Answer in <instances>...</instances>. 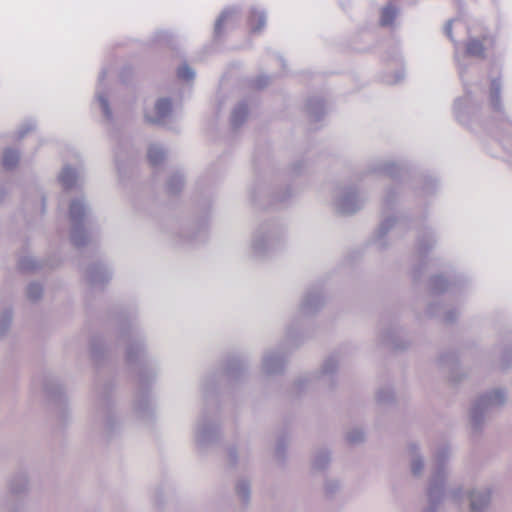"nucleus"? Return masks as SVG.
<instances>
[{"instance_id": "obj_1", "label": "nucleus", "mask_w": 512, "mask_h": 512, "mask_svg": "<svg viewBox=\"0 0 512 512\" xmlns=\"http://www.w3.org/2000/svg\"><path fill=\"white\" fill-rule=\"evenodd\" d=\"M455 59L464 87V95L455 99L453 105L456 120L477 134L489 154L512 165V121L504 112L500 79L491 80L489 107H483L480 104L483 91L478 84L469 82L466 64L461 62L456 46Z\"/></svg>"}, {"instance_id": "obj_2", "label": "nucleus", "mask_w": 512, "mask_h": 512, "mask_svg": "<svg viewBox=\"0 0 512 512\" xmlns=\"http://www.w3.org/2000/svg\"><path fill=\"white\" fill-rule=\"evenodd\" d=\"M118 337L119 341L125 345L128 366L136 375L141 388L145 389L156 380L160 371L158 358L148 352L143 333L132 317L121 316Z\"/></svg>"}, {"instance_id": "obj_3", "label": "nucleus", "mask_w": 512, "mask_h": 512, "mask_svg": "<svg viewBox=\"0 0 512 512\" xmlns=\"http://www.w3.org/2000/svg\"><path fill=\"white\" fill-rule=\"evenodd\" d=\"M72 244L81 248L87 245L93 236L94 220L92 210L84 197L74 198L69 206Z\"/></svg>"}, {"instance_id": "obj_4", "label": "nucleus", "mask_w": 512, "mask_h": 512, "mask_svg": "<svg viewBox=\"0 0 512 512\" xmlns=\"http://www.w3.org/2000/svg\"><path fill=\"white\" fill-rule=\"evenodd\" d=\"M284 237L283 227L276 222L269 221L260 224L252 233L251 255L255 258L268 256L282 244Z\"/></svg>"}, {"instance_id": "obj_5", "label": "nucleus", "mask_w": 512, "mask_h": 512, "mask_svg": "<svg viewBox=\"0 0 512 512\" xmlns=\"http://www.w3.org/2000/svg\"><path fill=\"white\" fill-rule=\"evenodd\" d=\"M450 451L447 446H441L435 452V467L428 487V507L423 512H436L444 496L446 479V462Z\"/></svg>"}, {"instance_id": "obj_6", "label": "nucleus", "mask_w": 512, "mask_h": 512, "mask_svg": "<svg viewBox=\"0 0 512 512\" xmlns=\"http://www.w3.org/2000/svg\"><path fill=\"white\" fill-rule=\"evenodd\" d=\"M323 304L324 296L322 288L320 286L310 287L301 300L298 315L292 320L286 329L287 342H294L296 340L300 319L312 316L320 310Z\"/></svg>"}, {"instance_id": "obj_7", "label": "nucleus", "mask_w": 512, "mask_h": 512, "mask_svg": "<svg viewBox=\"0 0 512 512\" xmlns=\"http://www.w3.org/2000/svg\"><path fill=\"white\" fill-rule=\"evenodd\" d=\"M506 402V393L497 388L481 395L472 405L470 419L474 429H480L487 415Z\"/></svg>"}, {"instance_id": "obj_8", "label": "nucleus", "mask_w": 512, "mask_h": 512, "mask_svg": "<svg viewBox=\"0 0 512 512\" xmlns=\"http://www.w3.org/2000/svg\"><path fill=\"white\" fill-rule=\"evenodd\" d=\"M366 198L354 185H343L335 189L333 205L338 213L351 215L359 211L365 203Z\"/></svg>"}, {"instance_id": "obj_9", "label": "nucleus", "mask_w": 512, "mask_h": 512, "mask_svg": "<svg viewBox=\"0 0 512 512\" xmlns=\"http://www.w3.org/2000/svg\"><path fill=\"white\" fill-rule=\"evenodd\" d=\"M28 488V479L25 473H18L9 483V491L2 506L6 512H23L24 502L22 496Z\"/></svg>"}, {"instance_id": "obj_10", "label": "nucleus", "mask_w": 512, "mask_h": 512, "mask_svg": "<svg viewBox=\"0 0 512 512\" xmlns=\"http://www.w3.org/2000/svg\"><path fill=\"white\" fill-rule=\"evenodd\" d=\"M219 436V426L211 419L207 410L200 415L196 426L194 437L197 445L204 448L214 443Z\"/></svg>"}, {"instance_id": "obj_11", "label": "nucleus", "mask_w": 512, "mask_h": 512, "mask_svg": "<svg viewBox=\"0 0 512 512\" xmlns=\"http://www.w3.org/2000/svg\"><path fill=\"white\" fill-rule=\"evenodd\" d=\"M435 245V234L430 228L424 227L418 231L416 253L420 261V267L413 271L414 278H417L420 274V270L428 265V253Z\"/></svg>"}, {"instance_id": "obj_12", "label": "nucleus", "mask_w": 512, "mask_h": 512, "mask_svg": "<svg viewBox=\"0 0 512 512\" xmlns=\"http://www.w3.org/2000/svg\"><path fill=\"white\" fill-rule=\"evenodd\" d=\"M465 283L466 280L462 275L449 274L446 277L443 275H435L430 280V290L434 295H439L445 292L455 295L461 291Z\"/></svg>"}, {"instance_id": "obj_13", "label": "nucleus", "mask_w": 512, "mask_h": 512, "mask_svg": "<svg viewBox=\"0 0 512 512\" xmlns=\"http://www.w3.org/2000/svg\"><path fill=\"white\" fill-rule=\"evenodd\" d=\"M337 365V358L334 355L329 356L324 361L321 371L318 374H308L299 377L295 382V389L298 392H301L306 388L310 387V385L316 380L326 383L330 379V377L336 372Z\"/></svg>"}, {"instance_id": "obj_14", "label": "nucleus", "mask_w": 512, "mask_h": 512, "mask_svg": "<svg viewBox=\"0 0 512 512\" xmlns=\"http://www.w3.org/2000/svg\"><path fill=\"white\" fill-rule=\"evenodd\" d=\"M464 496L469 500L471 512H485L490 503L491 492L488 488H476L466 494L459 488L452 493L455 501H461Z\"/></svg>"}, {"instance_id": "obj_15", "label": "nucleus", "mask_w": 512, "mask_h": 512, "mask_svg": "<svg viewBox=\"0 0 512 512\" xmlns=\"http://www.w3.org/2000/svg\"><path fill=\"white\" fill-rule=\"evenodd\" d=\"M172 107L170 98H159L152 109L145 110V120L154 125L166 126L172 115Z\"/></svg>"}, {"instance_id": "obj_16", "label": "nucleus", "mask_w": 512, "mask_h": 512, "mask_svg": "<svg viewBox=\"0 0 512 512\" xmlns=\"http://www.w3.org/2000/svg\"><path fill=\"white\" fill-rule=\"evenodd\" d=\"M287 360V354L282 349L267 350L262 358V371L266 375H276L283 372Z\"/></svg>"}, {"instance_id": "obj_17", "label": "nucleus", "mask_w": 512, "mask_h": 512, "mask_svg": "<svg viewBox=\"0 0 512 512\" xmlns=\"http://www.w3.org/2000/svg\"><path fill=\"white\" fill-rule=\"evenodd\" d=\"M368 169L369 172L371 173L383 174L390 177L393 180L404 179L407 174V170L404 166L397 164L393 161H387L382 159L373 161L369 165Z\"/></svg>"}, {"instance_id": "obj_18", "label": "nucleus", "mask_w": 512, "mask_h": 512, "mask_svg": "<svg viewBox=\"0 0 512 512\" xmlns=\"http://www.w3.org/2000/svg\"><path fill=\"white\" fill-rule=\"evenodd\" d=\"M405 225V222L403 220H399L394 216H385L384 219L381 221L377 231L375 232L373 236V243L377 246L379 249H384L387 247L388 242L386 240V236L388 233L394 228V227H402Z\"/></svg>"}, {"instance_id": "obj_19", "label": "nucleus", "mask_w": 512, "mask_h": 512, "mask_svg": "<svg viewBox=\"0 0 512 512\" xmlns=\"http://www.w3.org/2000/svg\"><path fill=\"white\" fill-rule=\"evenodd\" d=\"M246 369L247 364L242 357L231 356L226 360L220 376L229 382L238 381L245 375Z\"/></svg>"}, {"instance_id": "obj_20", "label": "nucleus", "mask_w": 512, "mask_h": 512, "mask_svg": "<svg viewBox=\"0 0 512 512\" xmlns=\"http://www.w3.org/2000/svg\"><path fill=\"white\" fill-rule=\"evenodd\" d=\"M107 73L108 72L106 69H102L98 76V84L96 87L95 98L102 110L103 116L106 118L107 121L111 122L113 120V113L109 105L108 92L105 83Z\"/></svg>"}, {"instance_id": "obj_21", "label": "nucleus", "mask_w": 512, "mask_h": 512, "mask_svg": "<svg viewBox=\"0 0 512 512\" xmlns=\"http://www.w3.org/2000/svg\"><path fill=\"white\" fill-rule=\"evenodd\" d=\"M86 279L91 286H101L111 279V271L102 262L91 264L85 271Z\"/></svg>"}, {"instance_id": "obj_22", "label": "nucleus", "mask_w": 512, "mask_h": 512, "mask_svg": "<svg viewBox=\"0 0 512 512\" xmlns=\"http://www.w3.org/2000/svg\"><path fill=\"white\" fill-rule=\"evenodd\" d=\"M427 314L431 317H438L445 323H453L457 319L459 311L446 304L431 303L427 308Z\"/></svg>"}, {"instance_id": "obj_23", "label": "nucleus", "mask_w": 512, "mask_h": 512, "mask_svg": "<svg viewBox=\"0 0 512 512\" xmlns=\"http://www.w3.org/2000/svg\"><path fill=\"white\" fill-rule=\"evenodd\" d=\"M240 18V10L238 7H228L222 11L215 22L214 34L220 36L224 26H234Z\"/></svg>"}, {"instance_id": "obj_24", "label": "nucleus", "mask_w": 512, "mask_h": 512, "mask_svg": "<svg viewBox=\"0 0 512 512\" xmlns=\"http://www.w3.org/2000/svg\"><path fill=\"white\" fill-rule=\"evenodd\" d=\"M493 44V39L488 35H483L481 39L469 37L466 44V54L472 57H483L484 51Z\"/></svg>"}, {"instance_id": "obj_25", "label": "nucleus", "mask_w": 512, "mask_h": 512, "mask_svg": "<svg viewBox=\"0 0 512 512\" xmlns=\"http://www.w3.org/2000/svg\"><path fill=\"white\" fill-rule=\"evenodd\" d=\"M80 178L81 170L72 168L70 165H65L58 177L59 182L64 189H71L76 187Z\"/></svg>"}, {"instance_id": "obj_26", "label": "nucleus", "mask_w": 512, "mask_h": 512, "mask_svg": "<svg viewBox=\"0 0 512 512\" xmlns=\"http://www.w3.org/2000/svg\"><path fill=\"white\" fill-rule=\"evenodd\" d=\"M266 12L258 7H251L248 17V24L251 33H260L266 26Z\"/></svg>"}, {"instance_id": "obj_27", "label": "nucleus", "mask_w": 512, "mask_h": 512, "mask_svg": "<svg viewBox=\"0 0 512 512\" xmlns=\"http://www.w3.org/2000/svg\"><path fill=\"white\" fill-rule=\"evenodd\" d=\"M439 361L442 367L447 368L449 377L453 382H458L461 379L458 376L460 364L455 353L444 354L440 357Z\"/></svg>"}, {"instance_id": "obj_28", "label": "nucleus", "mask_w": 512, "mask_h": 512, "mask_svg": "<svg viewBox=\"0 0 512 512\" xmlns=\"http://www.w3.org/2000/svg\"><path fill=\"white\" fill-rule=\"evenodd\" d=\"M306 109L310 118L315 122L322 120L326 114L325 103L319 97L309 98L306 103Z\"/></svg>"}, {"instance_id": "obj_29", "label": "nucleus", "mask_w": 512, "mask_h": 512, "mask_svg": "<svg viewBox=\"0 0 512 512\" xmlns=\"http://www.w3.org/2000/svg\"><path fill=\"white\" fill-rule=\"evenodd\" d=\"M399 14L400 9L393 3H388L380 11V25L382 27H392Z\"/></svg>"}, {"instance_id": "obj_30", "label": "nucleus", "mask_w": 512, "mask_h": 512, "mask_svg": "<svg viewBox=\"0 0 512 512\" xmlns=\"http://www.w3.org/2000/svg\"><path fill=\"white\" fill-rule=\"evenodd\" d=\"M220 376L211 374L205 376L200 384L201 393L206 401L216 392Z\"/></svg>"}, {"instance_id": "obj_31", "label": "nucleus", "mask_w": 512, "mask_h": 512, "mask_svg": "<svg viewBox=\"0 0 512 512\" xmlns=\"http://www.w3.org/2000/svg\"><path fill=\"white\" fill-rule=\"evenodd\" d=\"M20 160V152L14 148H6L1 156L3 169L10 171L17 167Z\"/></svg>"}, {"instance_id": "obj_32", "label": "nucleus", "mask_w": 512, "mask_h": 512, "mask_svg": "<svg viewBox=\"0 0 512 512\" xmlns=\"http://www.w3.org/2000/svg\"><path fill=\"white\" fill-rule=\"evenodd\" d=\"M248 116V105L245 101L239 102L231 113V125L234 129L239 128Z\"/></svg>"}, {"instance_id": "obj_33", "label": "nucleus", "mask_w": 512, "mask_h": 512, "mask_svg": "<svg viewBox=\"0 0 512 512\" xmlns=\"http://www.w3.org/2000/svg\"><path fill=\"white\" fill-rule=\"evenodd\" d=\"M399 190L400 189L397 186V187H391L385 192V195L383 197V202H382L383 214H385L389 211H392L395 208V206L397 205L398 200H399V195H400Z\"/></svg>"}, {"instance_id": "obj_34", "label": "nucleus", "mask_w": 512, "mask_h": 512, "mask_svg": "<svg viewBox=\"0 0 512 512\" xmlns=\"http://www.w3.org/2000/svg\"><path fill=\"white\" fill-rule=\"evenodd\" d=\"M184 183H185V180H184L183 173L178 170L175 171L174 173H172L170 175V177L167 181V184H166L167 193L170 195L178 194L182 190Z\"/></svg>"}, {"instance_id": "obj_35", "label": "nucleus", "mask_w": 512, "mask_h": 512, "mask_svg": "<svg viewBox=\"0 0 512 512\" xmlns=\"http://www.w3.org/2000/svg\"><path fill=\"white\" fill-rule=\"evenodd\" d=\"M147 157L153 167L160 165L165 159V150L159 144H151L148 148Z\"/></svg>"}, {"instance_id": "obj_36", "label": "nucleus", "mask_w": 512, "mask_h": 512, "mask_svg": "<svg viewBox=\"0 0 512 512\" xmlns=\"http://www.w3.org/2000/svg\"><path fill=\"white\" fill-rule=\"evenodd\" d=\"M409 451L412 455L411 459V471L413 475L418 476L421 474L424 468V461L422 457L418 454V446L414 443L409 445Z\"/></svg>"}, {"instance_id": "obj_37", "label": "nucleus", "mask_w": 512, "mask_h": 512, "mask_svg": "<svg viewBox=\"0 0 512 512\" xmlns=\"http://www.w3.org/2000/svg\"><path fill=\"white\" fill-rule=\"evenodd\" d=\"M45 393L54 400H61L63 390L58 381L50 379L44 385Z\"/></svg>"}, {"instance_id": "obj_38", "label": "nucleus", "mask_w": 512, "mask_h": 512, "mask_svg": "<svg viewBox=\"0 0 512 512\" xmlns=\"http://www.w3.org/2000/svg\"><path fill=\"white\" fill-rule=\"evenodd\" d=\"M330 462L329 452L326 450H320L316 453L313 459V468L316 470H324Z\"/></svg>"}, {"instance_id": "obj_39", "label": "nucleus", "mask_w": 512, "mask_h": 512, "mask_svg": "<svg viewBox=\"0 0 512 512\" xmlns=\"http://www.w3.org/2000/svg\"><path fill=\"white\" fill-rule=\"evenodd\" d=\"M40 267V263L31 256L22 257L18 262V268L23 272L35 271Z\"/></svg>"}, {"instance_id": "obj_40", "label": "nucleus", "mask_w": 512, "mask_h": 512, "mask_svg": "<svg viewBox=\"0 0 512 512\" xmlns=\"http://www.w3.org/2000/svg\"><path fill=\"white\" fill-rule=\"evenodd\" d=\"M12 321V311L10 308H5L0 312V337L5 335L8 331Z\"/></svg>"}, {"instance_id": "obj_41", "label": "nucleus", "mask_w": 512, "mask_h": 512, "mask_svg": "<svg viewBox=\"0 0 512 512\" xmlns=\"http://www.w3.org/2000/svg\"><path fill=\"white\" fill-rule=\"evenodd\" d=\"M135 409L143 417L150 413L152 410V402L148 395L141 396V399H139L135 404Z\"/></svg>"}, {"instance_id": "obj_42", "label": "nucleus", "mask_w": 512, "mask_h": 512, "mask_svg": "<svg viewBox=\"0 0 512 512\" xmlns=\"http://www.w3.org/2000/svg\"><path fill=\"white\" fill-rule=\"evenodd\" d=\"M195 75V71L187 63H183L177 69V77L180 80L189 82L195 78Z\"/></svg>"}, {"instance_id": "obj_43", "label": "nucleus", "mask_w": 512, "mask_h": 512, "mask_svg": "<svg viewBox=\"0 0 512 512\" xmlns=\"http://www.w3.org/2000/svg\"><path fill=\"white\" fill-rule=\"evenodd\" d=\"M43 287L38 282H32L27 287V297L31 301H37L41 298Z\"/></svg>"}, {"instance_id": "obj_44", "label": "nucleus", "mask_w": 512, "mask_h": 512, "mask_svg": "<svg viewBox=\"0 0 512 512\" xmlns=\"http://www.w3.org/2000/svg\"><path fill=\"white\" fill-rule=\"evenodd\" d=\"M394 400V392L391 387H383L377 392V401L381 404H388Z\"/></svg>"}, {"instance_id": "obj_45", "label": "nucleus", "mask_w": 512, "mask_h": 512, "mask_svg": "<svg viewBox=\"0 0 512 512\" xmlns=\"http://www.w3.org/2000/svg\"><path fill=\"white\" fill-rule=\"evenodd\" d=\"M236 491L243 502H248L250 498V485L246 480H240L236 485Z\"/></svg>"}, {"instance_id": "obj_46", "label": "nucleus", "mask_w": 512, "mask_h": 512, "mask_svg": "<svg viewBox=\"0 0 512 512\" xmlns=\"http://www.w3.org/2000/svg\"><path fill=\"white\" fill-rule=\"evenodd\" d=\"M419 181L422 184L421 192L425 195L432 193L436 188V180L432 177H422Z\"/></svg>"}, {"instance_id": "obj_47", "label": "nucleus", "mask_w": 512, "mask_h": 512, "mask_svg": "<svg viewBox=\"0 0 512 512\" xmlns=\"http://www.w3.org/2000/svg\"><path fill=\"white\" fill-rule=\"evenodd\" d=\"M347 440L352 444L360 443L364 440V433L361 429H352L347 434Z\"/></svg>"}, {"instance_id": "obj_48", "label": "nucleus", "mask_w": 512, "mask_h": 512, "mask_svg": "<svg viewBox=\"0 0 512 512\" xmlns=\"http://www.w3.org/2000/svg\"><path fill=\"white\" fill-rule=\"evenodd\" d=\"M155 42L157 43H165L170 45L172 43L173 37L168 31H157L155 33Z\"/></svg>"}, {"instance_id": "obj_49", "label": "nucleus", "mask_w": 512, "mask_h": 512, "mask_svg": "<svg viewBox=\"0 0 512 512\" xmlns=\"http://www.w3.org/2000/svg\"><path fill=\"white\" fill-rule=\"evenodd\" d=\"M35 128V122L32 120L25 121L17 132V137L22 139L25 135Z\"/></svg>"}, {"instance_id": "obj_50", "label": "nucleus", "mask_w": 512, "mask_h": 512, "mask_svg": "<svg viewBox=\"0 0 512 512\" xmlns=\"http://www.w3.org/2000/svg\"><path fill=\"white\" fill-rule=\"evenodd\" d=\"M104 352L99 340L93 339L91 342V355L95 360H98Z\"/></svg>"}, {"instance_id": "obj_51", "label": "nucleus", "mask_w": 512, "mask_h": 512, "mask_svg": "<svg viewBox=\"0 0 512 512\" xmlns=\"http://www.w3.org/2000/svg\"><path fill=\"white\" fill-rule=\"evenodd\" d=\"M117 423V418L113 413H108L105 420L104 426L108 433H112L114 431V426Z\"/></svg>"}, {"instance_id": "obj_52", "label": "nucleus", "mask_w": 512, "mask_h": 512, "mask_svg": "<svg viewBox=\"0 0 512 512\" xmlns=\"http://www.w3.org/2000/svg\"><path fill=\"white\" fill-rule=\"evenodd\" d=\"M270 82V77L267 75H260L254 81V87L258 89L265 88Z\"/></svg>"}, {"instance_id": "obj_53", "label": "nucleus", "mask_w": 512, "mask_h": 512, "mask_svg": "<svg viewBox=\"0 0 512 512\" xmlns=\"http://www.w3.org/2000/svg\"><path fill=\"white\" fill-rule=\"evenodd\" d=\"M512 364V348H508L503 352L502 365L503 368H508Z\"/></svg>"}, {"instance_id": "obj_54", "label": "nucleus", "mask_w": 512, "mask_h": 512, "mask_svg": "<svg viewBox=\"0 0 512 512\" xmlns=\"http://www.w3.org/2000/svg\"><path fill=\"white\" fill-rule=\"evenodd\" d=\"M339 488V483L336 480H329L325 484V490L327 493L332 494Z\"/></svg>"}, {"instance_id": "obj_55", "label": "nucleus", "mask_w": 512, "mask_h": 512, "mask_svg": "<svg viewBox=\"0 0 512 512\" xmlns=\"http://www.w3.org/2000/svg\"><path fill=\"white\" fill-rule=\"evenodd\" d=\"M403 78H404V73L402 71H398L395 74V76L393 77V79H386L385 81L388 84H396V83L400 82Z\"/></svg>"}, {"instance_id": "obj_56", "label": "nucleus", "mask_w": 512, "mask_h": 512, "mask_svg": "<svg viewBox=\"0 0 512 512\" xmlns=\"http://www.w3.org/2000/svg\"><path fill=\"white\" fill-rule=\"evenodd\" d=\"M452 23H453V20H449L446 23V25L444 27V32L447 35V37H449V39L454 42L453 35H452Z\"/></svg>"}, {"instance_id": "obj_57", "label": "nucleus", "mask_w": 512, "mask_h": 512, "mask_svg": "<svg viewBox=\"0 0 512 512\" xmlns=\"http://www.w3.org/2000/svg\"><path fill=\"white\" fill-rule=\"evenodd\" d=\"M291 193L288 189L285 190V192L282 195H275V201L277 202H284L290 197Z\"/></svg>"}, {"instance_id": "obj_58", "label": "nucleus", "mask_w": 512, "mask_h": 512, "mask_svg": "<svg viewBox=\"0 0 512 512\" xmlns=\"http://www.w3.org/2000/svg\"><path fill=\"white\" fill-rule=\"evenodd\" d=\"M230 459L235 462L236 461V451L234 449L229 452Z\"/></svg>"}, {"instance_id": "obj_59", "label": "nucleus", "mask_w": 512, "mask_h": 512, "mask_svg": "<svg viewBox=\"0 0 512 512\" xmlns=\"http://www.w3.org/2000/svg\"><path fill=\"white\" fill-rule=\"evenodd\" d=\"M277 59H278V61L280 62V64L282 65V67L284 69L285 68V61H284V59L282 57H280V56Z\"/></svg>"}, {"instance_id": "obj_60", "label": "nucleus", "mask_w": 512, "mask_h": 512, "mask_svg": "<svg viewBox=\"0 0 512 512\" xmlns=\"http://www.w3.org/2000/svg\"><path fill=\"white\" fill-rule=\"evenodd\" d=\"M185 238H187L188 241H193L196 239V236L195 235H188V236H185Z\"/></svg>"}, {"instance_id": "obj_61", "label": "nucleus", "mask_w": 512, "mask_h": 512, "mask_svg": "<svg viewBox=\"0 0 512 512\" xmlns=\"http://www.w3.org/2000/svg\"><path fill=\"white\" fill-rule=\"evenodd\" d=\"M45 212V199H42V213Z\"/></svg>"}, {"instance_id": "obj_62", "label": "nucleus", "mask_w": 512, "mask_h": 512, "mask_svg": "<svg viewBox=\"0 0 512 512\" xmlns=\"http://www.w3.org/2000/svg\"><path fill=\"white\" fill-rule=\"evenodd\" d=\"M293 170H294L295 173H298V170H297L296 167H294Z\"/></svg>"}, {"instance_id": "obj_63", "label": "nucleus", "mask_w": 512, "mask_h": 512, "mask_svg": "<svg viewBox=\"0 0 512 512\" xmlns=\"http://www.w3.org/2000/svg\"><path fill=\"white\" fill-rule=\"evenodd\" d=\"M2 198H3V193L1 192L0 193V201L2 200Z\"/></svg>"}, {"instance_id": "obj_64", "label": "nucleus", "mask_w": 512, "mask_h": 512, "mask_svg": "<svg viewBox=\"0 0 512 512\" xmlns=\"http://www.w3.org/2000/svg\"><path fill=\"white\" fill-rule=\"evenodd\" d=\"M277 451H278V453H280V451H281L280 446H279V447H277Z\"/></svg>"}]
</instances>
